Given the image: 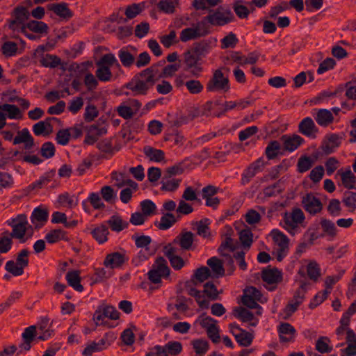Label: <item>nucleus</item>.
I'll list each match as a JSON object with an SVG mask.
<instances>
[{"instance_id": "obj_3", "label": "nucleus", "mask_w": 356, "mask_h": 356, "mask_svg": "<svg viewBox=\"0 0 356 356\" xmlns=\"http://www.w3.org/2000/svg\"><path fill=\"white\" fill-rule=\"evenodd\" d=\"M305 219L303 211L299 208H295L291 211L284 213L280 224L289 234L295 236L300 233L302 228L305 227Z\"/></svg>"}, {"instance_id": "obj_47", "label": "nucleus", "mask_w": 356, "mask_h": 356, "mask_svg": "<svg viewBox=\"0 0 356 356\" xmlns=\"http://www.w3.org/2000/svg\"><path fill=\"white\" fill-rule=\"evenodd\" d=\"M218 321L210 317L205 316L204 315L200 316L197 318L194 321L193 324V327L194 329H197L198 325H200L202 328L205 329L206 332L209 330L213 325L217 324Z\"/></svg>"}, {"instance_id": "obj_33", "label": "nucleus", "mask_w": 356, "mask_h": 356, "mask_svg": "<svg viewBox=\"0 0 356 356\" xmlns=\"http://www.w3.org/2000/svg\"><path fill=\"white\" fill-rule=\"evenodd\" d=\"M188 294L195 298V301L201 309H208L209 307V300L206 298L203 291H199L194 287H190L187 289Z\"/></svg>"}, {"instance_id": "obj_10", "label": "nucleus", "mask_w": 356, "mask_h": 356, "mask_svg": "<svg viewBox=\"0 0 356 356\" xmlns=\"http://www.w3.org/2000/svg\"><path fill=\"white\" fill-rule=\"evenodd\" d=\"M264 165L265 161L262 157L250 163L241 175V184L243 186L248 184L257 173L262 171Z\"/></svg>"}, {"instance_id": "obj_48", "label": "nucleus", "mask_w": 356, "mask_h": 356, "mask_svg": "<svg viewBox=\"0 0 356 356\" xmlns=\"http://www.w3.org/2000/svg\"><path fill=\"white\" fill-rule=\"evenodd\" d=\"M177 219L171 213H163L160 221L156 223V227L161 230H166L170 228L175 222Z\"/></svg>"}, {"instance_id": "obj_60", "label": "nucleus", "mask_w": 356, "mask_h": 356, "mask_svg": "<svg viewBox=\"0 0 356 356\" xmlns=\"http://www.w3.org/2000/svg\"><path fill=\"white\" fill-rule=\"evenodd\" d=\"M40 63L44 67L54 68L60 65V59L56 56L47 54L42 58Z\"/></svg>"}, {"instance_id": "obj_28", "label": "nucleus", "mask_w": 356, "mask_h": 356, "mask_svg": "<svg viewBox=\"0 0 356 356\" xmlns=\"http://www.w3.org/2000/svg\"><path fill=\"white\" fill-rule=\"evenodd\" d=\"M316 115H314L316 122L318 125L326 127L333 122L334 116L332 112L327 109H315Z\"/></svg>"}, {"instance_id": "obj_55", "label": "nucleus", "mask_w": 356, "mask_h": 356, "mask_svg": "<svg viewBox=\"0 0 356 356\" xmlns=\"http://www.w3.org/2000/svg\"><path fill=\"white\" fill-rule=\"evenodd\" d=\"M330 340L327 337H321L316 342V350L321 353H328L332 350L329 345Z\"/></svg>"}, {"instance_id": "obj_2", "label": "nucleus", "mask_w": 356, "mask_h": 356, "mask_svg": "<svg viewBox=\"0 0 356 356\" xmlns=\"http://www.w3.org/2000/svg\"><path fill=\"white\" fill-rule=\"evenodd\" d=\"M158 65H152L135 75L127 83V88L129 92L127 95L138 96L145 95L152 88L157 81Z\"/></svg>"}, {"instance_id": "obj_18", "label": "nucleus", "mask_w": 356, "mask_h": 356, "mask_svg": "<svg viewBox=\"0 0 356 356\" xmlns=\"http://www.w3.org/2000/svg\"><path fill=\"white\" fill-rule=\"evenodd\" d=\"M298 131L302 135L316 138L318 132V129L316 126L314 120L310 117L302 119L298 125Z\"/></svg>"}, {"instance_id": "obj_38", "label": "nucleus", "mask_w": 356, "mask_h": 356, "mask_svg": "<svg viewBox=\"0 0 356 356\" xmlns=\"http://www.w3.org/2000/svg\"><path fill=\"white\" fill-rule=\"evenodd\" d=\"M36 340V327L31 325L24 330V350H29Z\"/></svg>"}, {"instance_id": "obj_27", "label": "nucleus", "mask_w": 356, "mask_h": 356, "mask_svg": "<svg viewBox=\"0 0 356 356\" xmlns=\"http://www.w3.org/2000/svg\"><path fill=\"white\" fill-rule=\"evenodd\" d=\"M209 266L211 275V278H219L225 275V269L222 263L216 257H213L209 259L207 261Z\"/></svg>"}, {"instance_id": "obj_22", "label": "nucleus", "mask_w": 356, "mask_h": 356, "mask_svg": "<svg viewBox=\"0 0 356 356\" xmlns=\"http://www.w3.org/2000/svg\"><path fill=\"white\" fill-rule=\"evenodd\" d=\"M202 113L205 115L220 117L224 115L222 102L218 99L207 102L203 106Z\"/></svg>"}, {"instance_id": "obj_36", "label": "nucleus", "mask_w": 356, "mask_h": 356, "mask_svg": "<svg viewBox=\"0 0 356 356\" xmlns=\"http://www.w3.org/2000/svg\"><path fill=\"white\" fill-rule=\"evenodd\" d=\"M211 49V42L209 40H202L195 43L191 51L202 59L210 52Z\"/></svg>"}, {"instance_id": "obj_17", "label": "nucleus", "mask_w": 356, "mask_h": 356, "mask_svg": "<svg viewBox=\"0 0 356 356\" xmlns=\"http://www.w3.org/2000/svg\"><path fill=\"white\" fill-rule=\"evenodd\" d=\"M280 341L281 343L293 342L296 336V330L289 323H281L277 327Z\"/></svg>"}, {"instance_id": "obj_1", "label": "nucleus", "mask_w": 356, "mask_h": 356, "mask_svg": "<svg viewBox=\"0 0 356 356\" xmlns=\"http://www.w3.org/2000/svg\"><path fill=\"white\" fill-rule=\"evenodd\" d=\"M232 229L229 227L225 240L218 248V252L221 255L230 258L229 263L232 268L234 261L232 257L238 263L240 269L245 270L247 269V264L244 257L253 242V234L250 229L241 230L239 232V239L242 245H240L236 241L232 238Z\"/></svg>"}, {"instance_id": "obj_34", "label": "nucleus", "mask_w": 356, "mask_h": 356, "mask_svg": "<svg viewBox=\"0 0 356 356\" xmlns=\"http://www.w3.org/2000/svg\"><path fill=\"white\" fill-rule=\"evenodd\" d=\"M266 213V208L264 207H257V210L250 209L245 215V220L249 225H255L260 222L261 215Z\"/></svg>"}, {"instance_id": "obj_19", "label": "nucleus", "mask_w": 356, "mask_h": 356, "mask_svg": "<svg viewBox=\"0 0 356 356\" xmlns=\"http://www.w3.org/2000/svg\"><path fill=\"white\" fill-rule=\"evenodd\" d=\"M94 320L97 324L98 322L103 321L105 318L116 320L119 318V312L117 309L110 305L99 307L94 314Z\"/></svg>"}, {"instance_id": "obj_30", "label": "nucleus", "mask_w": 356, "mask_h": 356, "mask_svg": "<svg viewBox=\"0 0 356 356\" xmlns=\"http://www.w3.org/2000/svg\"><path fill=\"white\" fill-rule=\"evenodd\" d=\"M261 277L264 282L272 284L281 282L282 273L277 268H267L262 271Z\"/></svg>"}, {"instance_id": "obj_53", "label": "nucleus", "mask_w": 356, "mask_h": 356, "mask_svg": "<svg viewBox=\"0 0 356 356\" xmlns=\"http://www.w3.org/2000/svg\"><path fill=\"white\" fill-rule=\"evenodd\" d=\"M280 149L281 145L277 140L270 141L265 150L266 157L269 160L275 159L279 154Z\"/></svg>"}, {"instance_id": "obj_41", "label": "nucleus", "mask_w": 356, "mask_h": 356, "mask_svg": "<svg viewBox=\"0 0 356 356\" xmlns=\"http://www.w3.org/2000/svg\"><path fill=\"white\" fill-rule=\"evenodd\" d=\"M145 155L151 161L154 162H161L165 159V153L163 150L155 149L149 146L144 147L143 149Z\"/></svg>"}, {"instance_id": "obj_24", "label": "nucleus", "mask_w": 356, "mask_h": 356, "mask_svg": "<svg viewBox=\"0 0 356 356\" xmlns=\"http://www.w3.org/2000/svg\"><path fill=\"white\" fill-rule=\"evenodd\" d=\"M194 236L191 232H181L175 238V244H179L184 251L190 250L193 246Z\"/></svg>"}, {"instance_id": "obj_54", "label": "nucleus", "mask_w": 356, "mask_h": 356, "mask_svg": "<svg viewBox=\"0 0 356 356\" xmlns=\"http://www.w3.org/2000/svg\"><path fill=\"white\" fill-rule=\"evenodd\" d=\"M200 35L195 26L183 29L179 35L180 40L186 42L189 40L200 38Z\"/></svg>"}, {"instance_id": "obj_63", "label": "nucleus", "mask_w": 356, "mask_h": 356, "mask_svg": "<svg viewBox=\"0 0 356 356\" xmlns=\"http://www.w3.org/2000/svg\"><path fill=\"white\" fill-rule=\"evenodd\" d=\"M220 42L221 48L223 49L234 48L238 42V40L234 33L230 32L227 35L221 39Z\"/></svg>"}, {"instance_id": "obj_9", "label": "nucleus", "mask_w": 356, "mask_h": 356, "mask_svg": "<svg viewBox=\"0 0 356 356\" xmlns=\"http://www.w3.org/2000/svg\"><path fill=\"white\" fill-rule=\"evenodd\" d=\"M108 126L104 122H97L88 127L87 134L83 143L86 145H93L98 139L107 133Z\"/></svg>"}, {"instance_id": "obj_58", "label": "nucleus", "mask_w": 356, "mask_h": 356, "mask_svg": "<svg viewBox=\"0 0 356 356\" xmlns=\"http://www.w3.org/2000/svg\"><path fill=\"white\" fill-rule=\"evenodd\" d=\"M320 225L323 231L328 236L332 237L335 236L337 234V228L334 223L325 218H322L320 222Z\"/></svg>"}, {"instance_id": "obj_59", "label": "nucleus", "mask_w": 356, "mask_h": 356, "mask_svg": "<svg viewBox=\"0 0 356 356\" xmlns=\"http://www.w3.org/2000/svg\"><path fill=\"white\" fill-rule=\"evenodd\" d=\"M162 347L168 355H177L182 350L181 343L179 341H170Z\"/></svg>"}, {"instance_id": "obj_15", "label": "nucleus", "mask_w": 356, "mask_h": 356, "mask_svg": "<svg viewBox=\"0 0 356 356\" xmlns=\"http://www.w3.org/2000/svg\"><path fill=\"white\" fill-rule=\"evenodd\" d=\"M20 115V109L15 105L9 104H0V129L6 125V117L15 119Z\"/></svg>"}, {"instance_id": "obj_43", "label": "nucleus", "mask_w": 356, "mask_h": 356, "mask_svg": "<svg viewBox=\"0 0 356 356\" xmlns=\"http://www.w3.org/2000/svg\"><path fill=\"white\" fill-rule=\"evenodd\" d=\"M14 19L11 20L9 24V28L13 32L19 31L22 30V6H17L14 12Z\"/></svg>"}, {"instance_id": "obj_62", "label": "nucleus", "mask_w": 356, "mask_h": 356, "mask_svg": "<svg viewBox=\"0 0 356 356\" xmlns=\"http://www.w3.org/2000/svg\"><path fill=\"white\" fill-rule=\"evenodd\" d=\"M330 293L329 290H323L317 293L315 296L312 299L309 305L310 309H314L320 305L325 300L327 299L328 295Z\"/></svg>"}, {"instance_id": "obj_7", "label": "nucleus", "mask_w": 356, "mask_h": 356, "mask_svg": "<svg viewBox=\"0 0 356 356\" xmlns=\"http://www.w3.org/2000/svg\"><path fill=\"white\" fill-rule=\"evenodd\" d=\"M170 270L168 266L166 260L163 257H159L152 266V268L148 272L149 280L154 284L161 282L162 277H168Z\"/></svg>"}, {"instance_id": "obj_35", "label": "nucleus", "mask_w": 356, "mask_h": 356, "mask_svg": "<svg viewBox=\"0 0 356 356\" xmlns=\"http://www.w3.org/2000/svg\"><path fill=\"white\" fill-rule=\"evenodd\" d=\"M181 183L180 179L171 177L170 176L164 175L161 179V191L174 192L179 187Z\"/></svg>"}, {"instance_id": "obj_6", "label": "nucleus", "mask_w": 356, "mask_h": 356, "mask_svg": "<svg viewBox=\"0 0 356 356\" xmlns=\"http://www.w3.org/2000/svg\"><path fill=\"white\" fill-rule=\"evenodd\" d=\"M270 235L275 243L274 254L278 261H281L289 252V240L278 229H273Z\"/></svg>"}, {"instance_id": "obj_37", "label": "nucleus", "mask_w": 356, "mask_h": 356, "mask_svg": "<svg viewBox=\"0 0 356 356\" xmlns=\"http://www.w3.org/2000/svg\"><path fill=\"white\" fill-rule=\"evenodd\" d=\"M90 234L99 243L102 244L107 241L109 232L107 226L102 224L92 229Z\"/></svg>"}, {"instance_id": "obj_40", "label": "nucleus", "mask_w": 356, "mask_h": 356, "mask_svg": "<svg viewBox=\"0 0 356 356\" xmlns=\"http://www.w3.org/2000/svg\"><path fill=\"white\" fill-rule=\"evenodd\" d=\"M111 230L120 232L127 228L129 222L122 220V217L118 215H113L107 221Z\"/></svg>"}, {"instance_id": "obj_23", "label": "nucleus", "mask_w": 356, "mask_h": 356, "mask_svg": "<svg viewBox=\"0 0 356 356\" xmlns=\"http://www.w3.org/2000/svg\"><path fill=\"white\" fill-rule=\"evenodd\" d=\"M49 216L48 210L42 207H36L31 214V222L36 228H40L47 221Z\"/></svg>"}, {"instance_id": "obj_29", "label": "nucleus", "mask_w": 356, "mask_h": 356, "mask_svg": "<svg viewBox=\"0 0 356 356\" xmlns=\"http://www.w3.org/2000/svg\"><path fill=\"white\" fill-rule=\"evenodd\" d=\"M336 175L340 177L341 183L344 187L349 189L355 188L356 177L349 168L345 170L343 169L339 170Z\"/></svg>"}, {"instance_id": "obj_20", "label": "nucleus", "mask_w": 356, "mask_h": 356, "mask_svg": "<svg viewBox=\"0 0 356 356\" xmlns=\"http://www.w3.org/2000/svg\"><path fill=\"white\" fill-rule=\"evenodd\" d=\"M54 117L47 118L45 120L39 121L33 126V134L37 136H48L53 131L51 121L56 120Z\"/></svg>"}, {"instance_id": "obj_31", "label": "nucleus", "mask_w": 356, "mask_h": 356, "mask_svg": "<svg viewBox=\"0 0 356 356\" xmlns=\"http://www.w3.org/2000/svg\"><path fill=\"white\" fill-rule=\"evenodd\" d=\"M68 284L79 292L83 291V286L81 284L80 271L74 270L67 273L65 276Z\"/></svg>"}, {"instance_id": "obj_4", "label": "nucleus", "mask_w": 356, "mask_h": 356, "mask_svg": "<svg viewBox=\"0 0 356 356\" xmlns=\"http://www.w3.org/2000/svg\"><path fill=\"white\" fill-rule=\"evenodd\" d=\"M206 89L210 92H227L230 90L228 76L225 75L220 69L216 70L207 81Z\"/></svg>"}, {"instance_id": "obj_45", "label": "nucleus", "mask_w": 356, "mask_h": 356, "mask_svg": "<svg viewBox=\"0 0 356 356\" xmlns=\"http://www.w3.org/2000/svg\"><path fill=\"white\" fill-rule=\"evenodd\" d=\"M9 225L13 227V232L8 234L9 236L22 239V217L19 215L16 218L12 219Z\"/></svg>"}, {"instance_id": "obj_42", "label": "nucleus", "mask_w": 356, "mask_h": 356, "mask_svg": "<svg viewBox=\"0 0 356 356\" xmlns=\"http://www.w3.org/2000/svg\"><path fill=\"white\" fill-rule=\"evenodd\" d=\"M26 28L36 33H47L49 30L48 25L41 21L31 20L26 24H24V29Z\"/></svg>"}, {"instance_id": "obj_46", "label": "nucleus", "mask_w": 356, "mask_h": 356, "mask_svg": "<svg viewBox=\"0 0 356 356\" xmlns=\"http://www.w3.org/2000/svg\"><path fill=\"white\" fill-rule=\"evenodd\" d=\"M22 261V251L18 253L17 255V263L13 261H9L6 263V269L9 273H12L15 276L20 275L22 274V266L21 264Z\"/></svg>"}, {"instance_id": "obj_12", "label": "nucleus", "mask_w": 356, "mask_h": 356, "mask_svg": "<svg viewBox=\"0 0 356 356\" xmlns=\"http://www.w3.org/2000/svg\"><path fill=\"white\" fill-rule=\"evenodd\" d=\"M304 209L311 215L320 213L323 209L321 200L312 193H307L302 198Z\"/></svg>"}, {"instance_id": "obj_8", "label": "nucleus", "mask_w": 356, "mask_h": 356, "mask_svg": "<svg viewBox=\"0 0 356 356\" xmlns=\"http://www.w3.org/2000/svg\"><path fill=\"white\" fill-rule=\"evenodd\" d=\"M201 60L190 50L185 52L184 54V70L190 72L195 77L200 76L203 72Z\"/></svg>"}, {"instance_id": "obj_49", "label": "nucleus", "mask_w": 356, "mask_h": 356, "mask_svg": "<svg viewBox=\"0 0 356 356\" xmlns=\"http://www.w3.org/2000/svg\"><path fill=\"white\" fill-rule=\"evenodd\" d=\"M342 202L349 211H355L356 210V191H345L343 195Z\"/></svg>"}, {"instance_id": "obj_13", "label": "nucleus", "mask_w": 356, "mask_h": 356, "mask_svg": "<svg viewBox=\"0 0 356 356\" xmlns=\"http://www.w3.org/2000/svg\"><path fill=\"white\" fill-rule=\"evenodd\" d=\"M208 16L210 24L213 26H223L230 22L234 18L233 14L230 10L218 9L215 12L210 13Z\"/></svg>"}, {"instance_id": "obj_44", "label": "nucleus", "mask_w": 356, "mask_h": 356, "mask_svg": "<svg viewBox=\"0 0 356 356\" xmlns=\"http://www.w3.org/2000/svg\"><path fill=\"white\" fill-rule=\"evenodd\" d=\"M179 5L178 0H160L157 3L159 11L165 14H172L176 7Z\"/></svg>"}, {"instance_id": "obj_26", "label": "nucleus", "mask_w": 356, "mask_h": 356, "mask_svg": "<svg viewBox=\"0 0 356 356\" xmlns=\"http://www.w3.org/2000/svg\"><path fill=\"white\" fill-rule=\"evenodd\" d=\"M107 346L108 339L106 334L97 342L92 341L87 345V346L83 350L82 355L83 356H92L94 353L99 352L106 348Z\"/></svg>"}, {"instance_id": "obj_51", "label": "nucleus", "mask_w": 356, "mask_h": 356, "mask_svg": "<svg viewBox=\"0 0 356 356\" xmlns=\"http://www.w3.org/2000/svg\"><path fill=\"white\" fill-rule=\"evenodd\" d=\"M52 10L56 15L64 19H69L72 16V14L68 8L66 3H56L51 7Z\"/></svg>"}, {"instance_id": "obj_5", "label": "nucleus", "mask_w": 356, "mask_h": 356, "mask_svg": "<svg viewBox=\"0 0 356 356\" xmlns=\"http://www.w3.org/2000/svg\"><path fill=\"white\" fill-rule=\"evenodd\" d=\"M309 283L306 281H300V286L294 293L293 298L289 302L282 313L283 319H288L302 303L305 293L308 290Z\"/></svg>"}, {"instance_id": "obj_16", "label": "nucleus", "mask_w": 356, "mask_h": 356, "mask_svg": "<svg viewBox=\"0 0 356 356\" xmlns=\"http://www.w3.org/2000/svg\"><path fill=\"white\" fill-rule=\"evenodd\" d=\"M229 327L230 332L239 345L248 346L251 344L253 340V335L251 333L241 329L236 323H231Z\"/></svg>"}, {"instance_id": "obj_25", "label": "nucleus", "mask_w": 356, "mask_h": 356, "mask_svg": "<svg viewBox=\"0 0 356 356\" xmlns=\"http://www.w3.org/2000/svg\"><path fill=\"white\" fill-rule=\"evenodd\" d=\"M281 140L284 149L291 152L296 150L305 141L304 138L296 134L293 136L284 135Z\"/></svg>"}, {"instance_id": "obj_56", "label": "nucleus", "mask_w": 356, "mask_h": 356, "mask_svg": "<svg viewBox=\"0 0 356 356\" xmlns=\"http://www.w3.org/2000/svg\"><path fill=\"white\" fill-rule=\"evenodd\" d=\"M210 21L208 16L204 17L195 26L200 38L208 35L210 33Z\"/></svg>"}, {"instance_id": "obj_64", "label": "nucleus", "mask_w": 356, "mask_h": 356, "mask_svg": "<svg viewBox=\"0 0 356 356\" xmlns=\"http://www.w3.org/2000/svg\"><path fill=\"white\" fill-rule=\"evenodd\" d=\"M84 104L83 99L81 97H76L68 103L67 110L72 114H76Z\"/></svg>"}, {"instance_id": "obj_39", "label": "nucleus", "mask_w": 356, "mask_h": 356, "mask_svg": "<svg viewBox=\"0 0 356 356\" xmlns=\"http://www.w3.org/2000/svg\"><path fill=\"white\" fill-rule=\"evenodd\" d=\"M306 271L308 277L314 282H316L321 276L320 266L315 260L308 261Z\"/></svg>"}, {"instance_id": "obj_52", "label": "nucleus", "mask_w": 356, "mask_h": 356, "mask_svg": "<svg viewBox=\"0 0 356 356\" xmlns=\"http://www.w3.org/2000/svg\"><path fill=\"white\" fill-rule=\"evenodd\" d=\"M185 86L191 95H197L201 93L204 90V86L197 79H190L185 82Z\"/></svg>"}, {"instance_id": "obj_21", "label": "nucleus", "mask_w": 356, "mask_h": 356, "mask_svg": "<svg viewBox=\"0 0 356 356\" xmlns=\"http://www.w3.org/2000/svg\"><path fill=\"white\" fill-rule=\"evenodd\" d=\"M111 179L114 181L115 186L119 188L124 186L132 188L134 191H136L138 188V184L129 179V176L124 172H113L111 173Z\"/></svg>"}, {"instance_id": "obj_61", "label": "nucleus", "mask_w": 356, "mask_h": 356, "mask_svg": "<svg viewBox=\"0 0 356 356\" xmlns=\"http://www.w3.org/2000/svg\"><path fill=\"white\" fill-rule=\"evenodd\" d=\"M65 232L62 229H54L47 233L45 236L46 241L49 243H56L62 239H64Z\"/></svg>"}, {"instance_id": "obj_11", "label": "nucleus", "mask_w": 356, "mask_h": 356, "mask_svg": "<svg viewBox=\"0 0 356 356\" xmlns=\"http://www.w3.org/2000/svg\"><path fill=\"white\" fill-rule=\"evenodd\" d=\"M129 259L125 250L108 254L104 261V265L109 268H118L122 266Z\"/></svg>"}, {"instance_id": "obj_50", "label": "nucleus", "mask_w": 356, "mask_h": 356, "mask_svg": "<svg viewBox=\"0 0 356 356\" xmlns=\"http://www.w3.org/2000/svg\"><path fill=\"white\" fill-rule=\"evenodd\" d=\"M58 202L64 207L73 208L78 204L79 199L74 195H70L69 193H65L58 196Z\"/></svg>"}, {"instance_id": "obj_32", "label": "nucleus", "mask_w": 356, "mask_h": 356, "mask_svg": "<svg viewBox=\"0 0 356 356\" xmlns=\"http://www.w3.org/2000/svg\"><path fill=\"white\" fill-rule=\"evenodd\" d=\"M234 314L235 317L243 322H249L252 326H256L258 323V320L254 318L253 314L245 308L237 307L234 309Z\"/></svg>"}, {"instance_id": "obj_14", "label": "nucleus", "mask_w": 356, "mask_h": 356, "mask_svg": "<svg viewBox=\"0 0 356 356\" xmlns=\"http://www.w3.org/2000/svg\"><path fill=\"white\" fill-rule=\"evenodd\" d=\"M343 136L337 134H330L325 136L321 149L325 154H330L334 152L338 148L342 141Z\"/></svg>"}, {"instance_id": "obj_57", "label": "nucleus", "mask_w": 356, "mask_h": 356, "mask_svg": "<svg viewBox=\"0 0 356 356\" xmlns=\"http://www.w3.org/2000/svg\"><path fill=\"white\" fill-rule=\"evenodd\" d=\"M97 69L95 75L102 82H107L111 80L112 73L108 66L97 65Z\"/></svg>"}]
</instances>
